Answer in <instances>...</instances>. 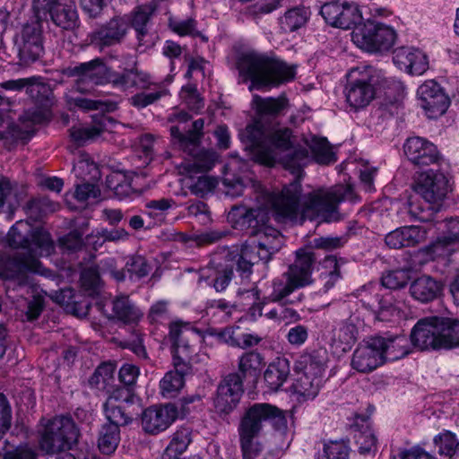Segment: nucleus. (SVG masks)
I'll use <instances>...</instances> for the list:
<instances>
[{"mask_svg": "<svg viewBox=\"0 0 459 459\" xmlns=\"http://www.w3.org/2000/svg\"><path fill=\"white\" fill-rule=\"evenodd\" d=\"M301 185L291 182L284 186L280 193L265 190L256 195L259 206L252 208H238L230 216H238L234 227L240 230H248L251 236L255 235L269 221V210L274 213L279 221H299L306 218L313 219L321 216L326 221L338 220V204L342 201L354 202L357 195L351 185H338L330 189H318L310 193L305 202V207L299 212V197Z\"/></svg>", "mask_w": 459, "mask_h": 459, "instance_id": "obj_1", "label": "nucleus"}, {"mask_svg": "<svg viewBox=\"0 0 459 459\" xmlns=\"http://www.w3.org/2000/svg\"><path fill=\"white\" fill-rule=\"evenodd\" d=\"M246 150L251 158L262 165L273 167L279 160L283 167L299 180L303 169L309 162V152L306 147L296 146L292 150V131L287 127L268 130L260 121L248 125L240 133Z\"/></svg>", "mask_w": 459, "mask_h": 459, "instance_id": "obj_2", "label": "nucleus"}, {"mask_svg": "<svg viewBox=\"0 0 459 459\" xmlns=\"http://www.w3.org/2000/svg\"><path fill=\"white\" fill-rule=\"evenodd\" d=\"M237 65L239 74L251 81L250 91L277 85L295 77L294 66L254 51L241 54Z\"/></svg>", "mask_w": 459, "mask_h": 459, "instance_id": "obj_3", "label": "nucleus"}, {"mask_svg": "<svg viewBox=\"0 0 459 459\" xmlns=\"http://www.w3.org/2000/svg\"><path fill=\"white\" fill-rule=\"evenodd\" d=\"M39 256L22 251L0 254V278L5 281L8 294L32 284L30 274L40 273Z\"/></svg>", "mask_w": 459, "mask_h": 459, "instance_id": "obj_4", "label": "nucleus"}, {"mask_svg": "<svg viewBox=\"0 0 459 459\" xmlns=\"http://www.w3.org/2000/svg\"><path fill=\"white\" fill-rule=\"evenodd\" d=\"M204 120L196 119L192 123L191 128L186 133H182L177 126L170 127V134L174 143L178 144L179 148L193 156V161L187 168L190 172H206L210 170L217 160V153L212 150H200L198 147L201 139L204 136Z\"/></svg>", "mask_w": 459, "mask_h": 459, "instance_id": "obj_5", "label": "nucleus"}, {"mask_svg": "<svg viewBox=\"0 0 459 459\" xmlns=\"http://www.w3.org/2000/svg\"><path fill=\"white\" fill-rule=\"evenodd\" d=\"M271 422L275 429H287L285 412L266 403H254L243 413L238 428L239 442L254 441L263 430L264 424Z\"/></svg>", "mask_w": 459, "mask_h": 459, "instance_id": "obj_6", "label": "nucleus"}, {"mask_svg": "<svg viewBox=\"0 0 459 459\" xmlns=\"http://www.w3.org/2000/svg\"><path fill=\"white\" fill-rule=\"evenodd\" d=\"M79 436V429L70 416H56L48 420L39 430V449L53 455L71 449Z\"/></svg>", "mask_w": 459, "mask_h": 459, "instance_id": "obj_7", "label": "nucleus"}, {"mask_svg": "<svg viewBox=\"0 0 459 459\" xmlns=\"http://www.w3.org/2000/svg\"><path fill=\"white\" fill-rule=\"evenodd\" d=\"M381 85V74L372 66L357 67L348 75L345 96L354 109L367 107L375 98L377 87Z\"/></svg>", "mask_w": 459, "mask_h": 459, "instance_id": "obj_8", "label": "nucleus"}, {"mask_svg": "<svg viewBox=\"0 0 459 459\" xmlns=\"http://www.w3.org/2000/svg\"><path fill=\"white\" fill-rule=\"evenodd\" d=\"M7 242L13 248L41 256L49 255L54 249L49 233L26 221H19L10 229Z\"/></svg>", "mask_w": 459, "mask_h": 459, "instance_id": "obj_9", "label": "nucleus"}, {"mask_svg": "<svg viewBox=\"0 0 459 459\" xmlns=\"http://www.w3.org/2000/svg\"><path fill=\"white\" fill-rule=\"evenodd\" d=\"M352 39L362 49L381 52L392 48L396 34L391 27L368 20L354 29Z\"/></svg>", "mask_w": 459, "mask_h": 459, "instance_id": "obj_10", "label": "nucleus"}, {"mask_svg": "<svg viewBox=\"0 0 459 459\" xmlns=\"http://www.w3.org/2000/svg\"><path fill=\"white\" fill-rule=\"evenodd\" d=\"M138 398L130 388L115 389L107 399L104 410L109 423L106 425L125 426L130 423L134 415L137 414L133 408Z\"/></svg>", "mask_w": 459, "mask_h": 459, "instance_id": "obj_11", "label": "nucleus"}, {"mask_svg": "<svg viewBox=\"0 0 459 459\" xmlns=\"http://www.w3.org/2000/svg\"><path fill=\"white\" fill-rule=\"evenodd\" d=\"M414 191L429 204L442 206L448 193L451 191L449 180L440 171L429 169L419 175Z\"/></svg>", "mask_w": 459, "mask_h": 459, "instance_id": "obj_12", "label": "nucleus"}, {"mask_svg": "<svg viewBox=\"0 0 459 459\" xmlns=\"http://www.w3.org/2000/svg\"><path fill=\"white\" fill-rule=\"evenodd\" d=\"M299 364L303 372L297 378L293 388L305 399H313L318 394L324 370L323 363L312 355L301 357Z\"/></svg>", "mask_w": 459, "mask_h": 459, "instance_id": "obj_13", "label": "nucleus"}, {"mask_svg": "<svg viewBox=\"0 0 459 459\" xmlns=\"http://www.w3.org/2000/svg\"><path fill=\"white\" fill-rule=\"evenodd\" d=\"M14 45L23 64L38 60L44 53L40 23L35 22L24 25L21 33L15 37Z\"/></svg>", "mask_w": 459, "mask_h": 459, "instance_id": "obj_14", "label": "nucleus"}, {"mask_svg": "<svg viewBox=\"0 0 459 459\" xmlns=\"http://www.w3.org/2000/svg\"><path fill=\"white\" fill-rule=\"evenodd\" d=\"M129 30L126 16H115L88 35L90 44L102 50L120 44Z\"/></svg>", "mask_w": 459, "mask_h": 459, "instance_id": "obj_15", "label": "nucleus"}, {"mask_svg": "<svg viewBox=\"0 0 459 459\" xmlns=\"http://www.w3.org/2000/svg\"><path fill=\"white\" fill-rule=\"evenodd\" d=\"M440 317L431 316L419 320L411 330V344L420 350L443 349Z\"/></svg>", "mask_w": 459, "mask_h": 459, "instance_id": "obj_16", "label": "nucleus"}, {"mask_svg": "<svg viewBox=\"0 0 459 459\" xmlns=\"http://www.w3.org/2000/svg\"><path fill=\"white\" fill-rule=\"evenodd\" d=\"M244 393L243 380L239 374L230 373L220 382L214 406L220 413L229 414L238 404Z\"/></svg>", "mask_w": 459, "mask_h": 459, "instance_id": "obj_17", "label": "nucleus"}, {"mask_svg": "<svg viewBox=\"0 0 459 459\" xmlns=\"http://www.w3.org/2000/svg\"><path fill=\"white\" fill-rule=\"evenodd\" d=\"M109 70L110 68H108L100 58H95L68 68L67 74L69 76L78 77L75 86L76 91L84 93L90 91L82 86V84L87 82L95 85L108 83Z\"/></svg>", "mask_w": 459, "mask_h": 459, "instance_id": "obj_18", "label": "nucleus"}, {"mask_svg": "<svg viewBox=\"0 0 459 459\" xmlns=\"http://www.w3.org/2000/svg\"><path fill=\"white\" fill-rule=\"evenodd\" d=\"M420 106L429 118L442 116L449 107L450 100L440 85L435 81H427L418 89Z\"/></svg>", "mask_w": 459, "mask_h": 459, "instance_id": "obj_19", "label": "nucleus"}, {"mask_svg": "<svg viewBox=\"0 0 459 459\" xmlns=\"http://www.w3.org/2000/svg\"><path fill=\"white\" fill-rule=\"evenodd\" d=\"M384 342L381 339L371 338L365 344H360L354 351L351 359V367L359 373H369L383 365Z\"/></svg>", "mask_w": 459, "mask_h": 459, "instance_id": "obj_20", "label": "nucleus"}, {"mask_svg": "<svg viewBox=\"0 0 459 459\" xmlns=\"http://www.w3.org/2000/svg\"><path fill=\"white\" fill-rule=\"evenodd\" d=\"M178 417V410L173 404L152 406L142 414V426L149 434H158L167 429Z\"/></svg>", "mask_w": 459, "mask_h": 459, "instance_id": "obj_21", "label": "nucleus"}, {"mask_svg": "<svg viewBox=\"0 0 459 459\" xmlns=\"http://www.w3.org/2000/svg\"><path fill=\"white\" fill-rule=\"evenodd\" d=\"M404 153L416 166L423 167L437 163L440 157L437 147L421 137H411L404 144Z\"/></svg>", "mask_w": 459, "mask_h": 459, "instance_id": "obj_22", "label": "nucleus"}, {"mask_svg": "<svg viewBox=\"0 0 459 459\" xmlns=\"http://www.w3.org/2000/svg\"><path fill=\"white\" fill-rule=\"evenodd\" d=\"M108 83L122 91H127L133 88L148 89L151 85L150 75L139 71L134 65L131 68H125L121 72L110 68Z\"/></svg>", "mask_w": 459, "mask_h": 459, "instance_id": "obj_23", "label": "nucleus"}, {"mask_svg": "<svg viewBox=\"0 0 459 459\" xmlns=\"http://www.w3.org/2000/svg\"><path fill=\"white\" fill-rule=\"evenodd\" d=\"M225 258L228 262H231L237 265V269L243 273H250L255 264L263 261L267 264L271 259L263 255V250L258 247L255 240L250 244H245L240 251L236 247L229 250Z\"/></svg>", "mask_w": 459, "mask_h": 459, "instance_id": "obj_24", "label": "nucleus"}, {"mask_svg": "<svg viewBox=\"0 0 459 459\" xmlns=\"http://www.w3.org/2000/svg\"><path fill=\"white\" fill-rule=\"evenodd\" d=\"M444 290L442 281L429 275H421L411 281L410 293L421 303H429L441 297Z\"/></svg>", "mask_w": 459, "mask_h": 459, "instance_id": "obj_25", "label": "nucleus"}, {"mask_svg": "<svg viewBox=\"0 0 459 459\" xmlns=\"http://www.w3.org/2000/svg\"><path fill=\"white\" fill-rule=\"evenodd\" d=\"M47 13L50 21L63 30L73 31L80 25L74 0H61V3Z\"/></svg>", "mask_w": 459, "mask_h": 459, "instance_id": "obj_26", "label": "nucleus"}, {"mask_svg": "<svg viewBox=\"0 0 459 459\" xmlns=\"http://www.w3.org/2000/svg\"><path fill=\"white\" fill-rule=\"evenodd\" d=\"M158 2L152 1L134 8L126 18L129 20V26L135 30L139 45H143V38L148 34V24L152 17L156 13Z\"/></svg>", "mask_w": 459, "mask_h": 459, "instance_id": "obj_27", "label": "nucleus"}, {"mask_svg": "<svg viewBox=\"0 0 459 459\" xmlns=\"http://www.w3.org/2000/svg\"><path fill=\"white\" fill-rule=\"evenodd\" d=\"M316 256L310 249H299L296 252V260L289 266L288 273L305 287L311 283V273Z\"/></svg>", "mask_w": 459, "mask_h": 459, "instance_id": "obj_28", "label": "nucleus"}, {"mask_svg": "<svg viewBox=\"0 0 459 459\" xmlns=\"http://www.w3.org/2000/svg\"><path fill=\"white\" fill-rule=\"evenodd\" d=\"M255 242L263 250L265 258L272 259L273 255L279 252L283 246V236L281 233L270 226L263 227L255 235Z\"/></svg>", "mask_w": 459, "mask_h": 459, "instance_id": "obj_29", "label": "nucleus"}, {"mask_svg": "<svg viewBox=\"0 0 459 459\" xmlns=\"http://www.w3.org/2000/svg\"><path fill=\"white\" fill-rule=\"evenodd\" d=\"M110 118L106 116L94 117L91 126H73L70 130V137L79 145L84 144L89 140H94L107 130Z\"/></svg>", "mask_w": 459, "mask_h": 459, "instance_id": "obj_30", "label": "nucleus"}, {"mask_svg": "<svg viewBox=\"0 0 459 459\" xmlns=\"http://www.w3.org/2000/svg\"><path fill=\"white\" fill-rule=\"evenodd\" d=\"M114 316L125 325H136L143 318V312L128 299L122 296L112 302Z\"/></svg>", "mask_w": 459, "mask_h": 459, "instance_id": "obj_31", "label": "nucleus"}, {"mask_svg": "<svg viewBox=\"0 0 459 459\" xmlns=\"http://www.w3.org/2000/svg\"><path fill=\"white\" fill-rule=\"evenodd\" d=\"M375 338L381 339L384 342L381 347L384 362L400 359L411 352L410 343L405 335H395L387 338L377 336Z\"/></svg>", "mask_w": 459, "mask_h": 459, "instance_id": "obj_32", "label": "nucleus"}, {"mask_svg": "<svg viewBox=\"0 0 459 459\" xmlns=\"http://www.w3.org/2000/svg\"><path fill=\"white\" fill-rule=\"evenodd\" d=\"M446 235L438 238L431 246L432 251L438 255H451L453 245L459 243V218L446 221Z\"/></svg>", "mask_w": 459, "mask_h": 459, "instance_id": "obj_33", "label": "nucleus"}, {"mask_svg": "<svg viewBox=\"0 0 459 459\" xmlns=\"http://www.w3.org/2000/svg\"><path fill=\"white\" fill-rule=\"evenodd\" d=\"M290 371L289 360L284 358H278L269 364L264 371V378L271 390L277 391L287 380Z\"/></svg>", "mask_w": 459, "mask_h": 459, "instance_id": "obj_34", "label": "nucleus"}, {"mask_svg": "<svg viewBox=\"0 0 459 459\" xmlns=\"http://www.w3.org/2000/svg\"><path fill=\"white\" fill-rule=\"evenodd\" d=\"M345 264V261L341 258L337 259L336 256L329 255L324 260L323 266L325 271L321 273L320 279L323 287L319 292L326 293L331 290L341 278V267Z\"/></svg>", "mask_w": 459, "mask_h": 459, "instance_id": "obj_35", "label": "nucleus"}, {"mask_svg": "<svg viewBox=\"0 0 459 459\" xmlns=\"http://www.w3.org/2000/svg\"><path fill=\"white\" fill-rule=\"evenodd\" d=\"M363 305L376 314L387 311L394 305V296L386 290L377 288L362 299Z\"/></svg>", "mask_w": 459, "mask_h": 459, "instance_id": "obj_36", "label": "nucleus"}, {"mask_svg": "<svg viewBox=\"0 0 459 459\" xmlns=\"http://www.w3.org/2000/svg\"><path fill=\"white\" fill-rule=\"evenodd\" d=\"M304 287L301 282L296 280L288 272L282 274L281 278L275 279L273 281V291L270 299L273 302H283L289 299L288 297L299 288Z\"/></svg>", "mask_w": 459, "mask_h": 459, "instance_id": "obj_37", "label": "nucleus"}, {"mask_svg": "<svg viewBox=\"0 0 459 459\" xmlns=\"http://www.w3.org/2000/svg\"><path fill=\"white\" fill-rule=\"evenodd\" d=\"M253 105L260 121L266 117H275L281 112L287 105V100L284 97L273 98H262L255 95L253 98Z\"/></svg>", "mask_w": 459, "mask_h": 459, "instance_id": "obj_38", "label": "nucleus"}, {"mask_svg": "<svg viewBox=\"0 0 459 459\" xmlns=\"http://www.w3.org/2000/svg\"><path fill=\"white\" fill-rule=\"evenodd\" d=\"M306 145L311 151L310 159L313 158L319 164H330L336 160L335 155L326 138L313 136L306 140Z\"/></svg>", "mask_w": 459, "mask_h": 459, "instance_id": "obj_39", "label": "nucleus"}, {"mask_svg": "<svg viewBox=\"0 0 459 459\" xmlns=\"http://www.w3.org/2000/svg\"><path fill=\"white\" fill-rule=\"evenodd\" d=\"M192 431L189 428L182 427L173 433L171 440L166 448L163 459L179 458L192 441Z\"/></svg>", "mask_w": 459, "mask_h": 459, "instance_id": "obj_40", "label": "nucleus"}, {"mask_svg": "<svg viewBox=\"0 0 459 459\" xmlns=\"http://www.w3.org/2000/svg\"><path fill=\"white\" fill-rule=\"evenodd\" d=\"M234 264L222 265L221 263H216L214 257L210 261L207 269L202 271L201 278H210L211 275L206 273V271L216 268V274L212 280L213 287L217 291H221L226 289L233 275Z\"/></svg>", "mask_w": 459, "mask_h": 459, "instance_id": "obj_41", "label": "nucleus"}, {"mask_svg": "<svg viewBox=\"0 0 459 459\" xmlns=\"http://www.w3.org/2000/svg\"><path fill=\"white\" fill-rule=\"evenodd\" d=\"M368 419V416H357L353 426L356 430L354 435L356 444L359 453L363 455L370 453L376 447L377 443L376 437L368 426L364 430L359 429V421L367 422Z\"/></svg>", "mask_w": 459, "mask_h": 459, "instance_id": "obj_42", "label": "nucleus"}, {"mask_svg": "<svg viewBox=\"0 0 459 459\" xmlns=\"http://www.w3.org/2000/svg\"><path fill=\"white\" fill-rule=\"evenodd\" d=\"M120 441V430L116 425H103L100 431L98 446L102 454L110 455Z\"/></svg>", "mask_w": 459, "mask_h": 459, "instance_id": "obj_43", "label": "nucleus"}, {"mask_svg": "<svg viewBox=\"0 0 459 459\" xmlns=\"http://www.w3.org/2000/svg\"><path fill=\"white\" fill-rule=\"evenodd\" d=\"M277 306L264 312V316L269 319L278 320L290 324L300 320L299 312L290 307L294 303L293 300H284L283 302H276Z\"/></svg>", "mask_w": 459, "mask_h": 459, "instance_id": "obj_44", "label": "nucleus"}, {"mask_svg": "<svg viewBox=\"0 0 459 459\" xmlns=\"http://www.w3.org/2000/svg\"><path fill=\"white\" fill-rule=\"evenodd\" d=\"M440 206L410 199L408 203V213L411 219L421 222L431 221L434 215L440 210Z\"/></svg>", "mask_w": 459, "mask_h": 459, "instance_id": "obj_45", "label": "nucleus"}, {"mask_svg": "<svg viewBox=\"0 0 459 459\" xmlns=\"http://www.w3.org/2000/svg\"><path fill=\"white\" fill-rule=\"evenodd\" d=\"M443 349L459 347V321L440 317Z\"/></svg>", "mask_w": 459, "mask_h": 459, "instance_id": "obj_46", "label": "nucleus"}, {"mask_svg": "<svg viewBox=\"0 0 459 459\" xmlns=\"http://www.w3.org/2000/svg\"><path fill=\"white\" fill-rule=\"evenodd\" d=\"M307 20V13L304 8H292L285 13L280 19L281 30L284 32H292L301 28Z\"/></svg>", "mask_w": 459, "mask_h": 459, "instance_id": "obj_47", "label": "nucleus"}, {"mask_svg": "<svg viewBox=\"0 0 459 459\" xmlns=\"http://www.w3.org/2000/svg\"><path fill=\"white\" fill-rule=\"evenodd\" d=\"M25 208L29 216L37 221L48 213L55 212L58 208V204L52 202L47 196H41L29 201Z\"/></svg>", "mask_w": 459, "mask_h": 459, "instance_id": "obj_48", "label": "nucleus"}, {"mask_svg": "<svg viewBox=\"0 0 459 459\" xmlns=\"http://www.w3.org/2000/svg\"><path fill=\"white\" fill-rule=\"evenodd\" d=\"M185 379L177 372L169 371L160 382L161 394L166 398L175 397L183 388Z\"/></svg>", "mask_w": 459, "mask_h": 459, "instance_id": "obj_49", "label": "nucleus"}, {"mask_svg": "<svg viewBox=\"0 0 459 459\" xmlns=\"http://www.w3.org/2000/svg\"><path fill=\"white\" fill-rule=\"evenodd\" d=\"M107 186L114 192L118 198L129 196L133 192L131 180L122 173L109 175L106 180Z\"/></svg>", "mask_w": 459, "mask_h": 459, "instance_id": "obj_50", "label": "nucleus"}, {"mask_svg": "<svg viewBox=\"0 0 459 459\" xmlns=\"http://www.w3.org/2000/svg\"><path fill=\"white\" fill-rule=\"evenodd\" d=\"M67 104L70 108H78L82 110H100L108 111L111 109L112 103L100 100H91L84 97H67Z\"/></svg>", "mask_w": 459, "mask_h": 459, "instance_id": "obj_51", "label": "nucleus"}, {"mask_svg": "<svg viewBox=\"0 0 459 459\" xmlns=\"http://www.w3.org/2000/svg\"><path fill=\"white\" fill-rule=\"evenodd\" d=\"M263 365V357L255 351L244 353L238 361L240 377L245 378L247 375H253L260 369Z\"/></svg>", "mask_w": 459, "mask_h": 459, "instance_id": "obj_52", "label": "nucleus"}, {"mask_svg": "<svg viewBox=\"0 0 459 459\" xmlns=\"http://www.w3.org/2000/svg\"><path fill=\"white\" fill-rule=\"evenodd\" d=\"M435 446L438 448L440 455H444L451 459L455 454L459 446V442L455 438V436L446 431L434 438Z\"/></svg>", "mask_w": 459, "mask_h": 459, "instance_id": "obj_53", "label": "nucleus"}, {"mask_svg": "<svg viewBox=\"0 0 459 459\" xmlns=\"http://www.w3.org/2000/svg\"><path fill=\"white\" fill-rule=\"evenodd\" d=\"M151 269V265L143 256L135 255L128 258L125 264L124 271L129 273L130 278L135 276L141 279L147 276Z\"/></svg>", "mask_w": 459, "mask_h": 459, "instance_id": "obj_54", "label": "nucleus"}, {"mask_svg": "<svg viewBox=\"0 0 459 459\" xmlns=\"http://www.w3.org/2000/svg\"><path fill=\"white\" fill-rule=\"evenodd\" d=\"M361 15L356 6H352L350 4H342L341 5V14L339 15L338 28H342L344 30H349L352 26L355 28L359 24H362L360 22Z\"/></svg>", "mask_w": 459, "mask_h": 459, "instance_id": "obj_55", "label": "nucleus"}, {"mask_svg": "<svg viewBox=\"0 0 459 459\" xmlns=\"http://www.w3.org/2000/svg\"><path fill=\"white\" fill-rule=\"evenodd\" d=\"M410 280V273L407 270H394L382 276V285L385 289L398 290L406 286Z\"/></svg>", "mask_w": 459, "mask_h": 459, "instance_id": "obj_56", "label": "nucleus"}, {"mask_svg": "<svg viewBox=\"0 0 459 459\" xmlns=\"http://www.w3.org/2000/svg\"><path fill=\"white\" fill-rule=\"evenodd\" d=\"M404 238V247H415L424 242L427 238L428 229L421 226L402 227Z\"/></svg>", "mask_w": 459, "mask_h": 459, "instance_id": "obj_57", "label": "nucleus"}, {"mask_svg": "<svg viewBox=\"0 0 459 459\" xmlns=\"http://www.w3.org/2000/svg\"><path fill=\"white\" fill-rule=\"evenodd\" d=\"M239 443L243 459H276L272 452L264 451L262 445L258 442L248 441L247 443Z\"/></svg>", "mask_w": 459, "mask_h": 459, "instance_id": "obj_58", "label": "nucleus"}, {"mask_svg": "<svg viewBox=\"0 0 459 459\" xmlns=\"http://www.w3.org/2000/svg\"><path fill=\"white\" fill-rule=\"evenodd\" d=\"M232 166L233 164L230 163L225 168L226 172L224 174L222 183L227 188L226 194L232 197H236L243 194L244 184L239 177H236L234 174L228 172V170L232 169Z\"/></svg>", "mask_w": 459, "mask_h": 459, "instance_id": "obj_59", "label": "nucleus"}, {"mask_svg": "<svg viewBox=\"0 0 459 459\" xmlns=\"http://www.w3.org/2000/svg\"><path fill=\"white\" fill-rule=\"evenodd\" d=\"M115 367L111 363H103L99 366L89 378V384L92 387H98L100 384H108L113 378Z\"/></svg>", "mask_w": 459, "mask_h": 459, "instance_id": "obj_60", "label": "nucleus"}, {"mask_svg": "<svg viewBox=\"0 0 459 459\" xmlns=\"http://www.w3.org/2000/svg\"><path fill=\"white\" fill-rule=\"evenodd\" d=\"M180 98L192 110L198 111L204 107V100L194 85L184 86L180 91Z\"/></svg>", "mask_w": 459, "mask_h": 459, "instance_id": "obj_61", "label": "nucleus"}, {"mask_svg": "<svg viewBox=\"0 0 459 459\" xmlns=\"http://www.w3.org/2000/svg\"><path fill=\"white\" fill-rule=\"evenodd\" d=\"M429 68V61L427 56L420 49L414 48L410 65L406 72L412 75H420Z\"/></svg>", "mask_w": 459, "mask_h": 459, "instance_id": "obj_62", "label": "nucleus"}, {"mask_svg": "<svg viewBox=\"0 0 459 459\" xmlns=\"http://www.w3.org/2000/svg\"><path fill=\"white\" fill-rule=\"evenodd\" d=\"M217 185L212 178L207 176L199 177L190 186V192L199 197H204L212 192Z\"/></svg>", "mask_w": 459, "mask_h": 459, "instance_id": "obj_63", "label": "nucleus"}, {"mask_svg": "<svg viewBox=\"0 0 459 459\" xmlns=\"http://www.w3.org/2000/svg\"><path fill=\"white\" fill-rule=\"evenodd\" d=\"M322 459H348V446L338 441L325 444Z\"/></svg>", "mask_w": 459, "mask_h": 459, "instance_id": "obj_64", "label": "nucleus"}]
</instances>
